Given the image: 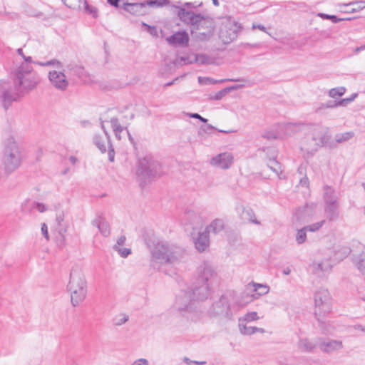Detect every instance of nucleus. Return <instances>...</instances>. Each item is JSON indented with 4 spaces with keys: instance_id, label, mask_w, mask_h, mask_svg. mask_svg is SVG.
<instances>
[{
    "instance_id": "35",
    "label": "nucleus",
    "mask_w": 365,
    "mask_h": 365,
    "mask_svg": "<svg viewBox=\"0 0 365 365\" xmlns=\"http://www.w3.org/2000/svg\"><path fill=\"white\" fill-rule=\"evenodd\" d=\"M307 229H305V227L297 229V234H296V242L298 245H302L306 241L307 239Z\"/></svg>"
},
{
    "instance_id": "60",
    "label": "nucleus",
    "mask_w": 365,
    "mask_h": 365,
    "mask_svg": "<svg viewBox=\"0 0 365 365\" xmlns=\"http://www.w3.org/2000/svg\"><path fill=\"white\" fill-rule=\"evenodd\" d=\"M252 29H258L262 31H264L266 32V28L263 26V25H261V24H252Z\"/></svg>"
},
{
    "instance_id": "34",
    "label": "nucleus",
    "mask_w": 365,
    "mask_h": 365,
    "mask_svg": "<svg viewBox=\"0 0 365 365\" xmlns=\"http://www.w3.org/2000/svg\"><path fill=\"white\" fill-rule=\"evenodd\" d=\"M81 6V9H83L87 14L91 15L94 18L97 17L98 11L96 7L89 5L86 0L82 1Z\"/></svg>"
},
{
    "instance_id": "38",
    "label": "nucleus",
    "mask_w": 365,
    "mask_h": 365,
    "mask_svg": "<svg viewBox=\"0 0 365 365\" xmlns=\"http://www.w3.org/2000/svg\"><path fill=\"white\" fill-rule=\"evenodd\" d=\"M355 263L358 269L363 274H365V257L362 255H360L355 259Z\"/></svg>"
},
{
    "instance_id": "59",
    "label": "nucleus",
    "mask_w": 365,
    "mask_h": 365,
    "mask_svg": "<svg viewBox=\"0 0 365 365\" xmlns=\"http://www.w3.org/2000/svg\"><path fill=\"white\" fill-rule=\"evenodd\" d=\"M64 217L62 213H60L56 215V222L59 226L61 225V222L63 221Z\"/></svg>"
},
{
    "instance_id": "63",
    "label": "nucleus",
    "mask_w": 365,
    "mask_h": 365,
    "mask_svg": "<svg viewBox=\"0 0 365 365\" xmlns=\"http://www.w3.org/2000/svg\"><path fill=\"white\" fill-rule=\"evenodd\" d=\"M212 129H214V127H213V126H212L211 125H206V126H202V127L200 128V130H204V131H207V130H212Z\"/></svg>"
},
{
    "instance_id": "23",
    "label": "nucleus",
    "mask_w": 365,
    "mask_h": 365,
    "mask_svg": "<svg viewBox=\"0 0 365 365\" xmlns=\"http://www.w3.org/2000/svg\"><path fill=\"white\" fill-rule=\"evenodd\" d=\"M339 202L324 204V212L329 221L336 220L339 215Z\"/></svg>"
},
{
    "instance_id": "37",
    "label": "nucleus",
    "mask_w": 365,
    "mask_h": 365,
    "mask_svg": "<svg viewBox=\"0 0 365 365\" xmlns=\"http://www.w3.org/2000/svg\"><path fill=\"white\" fill-rule=\"evenodd\" d=\"M65 5L73 9H81L83 0H62Z\"/></svg>"
},
{
    "instance_id": "25",
    "label": "nucleus",
    "mask_w": 365,
    "mask_h": 365,
    "mask_svg": "<svg viewBox=\"0 0 365 365\" xmlns=\"http://www.w3.org/2000/svg\"><path fill=\"white\" fill-rule=\"evenodd\" d=\"M323 199L324 204L339 202V197L335 190L329 185L324 187Z\"/></svg>"
},
{
    "instance_id": "4",
    "label": "nucleus",
    "mask_w": 365,
    "mask_h": 365,
    "mask_svg": "<svg viewBox=\"0 0 365 365\" xmlns=\"http://www.w3.org/2000/svg\"><path fill=\"white\" fill-rule=\"evenodd\" d=\"M147 244L151 254L150 264L154 268L159 264L176 263L186 255L183 248L165 241L150 240Z\"/></svg>"
},
{
    "instance_id": "42",
    "label": "nucleus",
    "mask_w": 365,
    "mask_h": 365,
    "mask_svg": "<svg viewBox=\"0 0 365 365\" xmlns=\"http://www.w3.org/2000/svg\"><path fill=\"white\" fill-rule=\"evenodd\" d=\"M113 250L116 251L120 257L124 258L127 257L131 253L130 249L123 247V246L118 247V245H114Z\"/></svg>"
},
{
    "instance_id": "49",
    "label": "nucleus",
    "mask_w": 365,
    "mask_h": 365,
    "mask_svg": "<svg viewBox=\"0 0 365 365\" xmlns=\"http://www.w3.org/2000/svg\"><path fill=\"white\" fill-rule=\"evenodd\" d=\"M128 320V316L123 314H120L118 318L115 319V325L120 326L123 324H125Z\"/></svg>"
},
{
    "instance_id": "21",
    "label": "nucleus",
    "mask_w": 365,
    "mask_h": 365,
    "mask_svg": "<svg viewBox=\"0 0 365 365\" xmlns=\"http://www.w3.org/2000/svg\"><path fill=\"white\" fill-rule=\"evenodd\" d=\"M209 234L207 231L199 232L197 237L194 238V243L196 249L202 252L205 251L210 245Z\"/></svg>"
},
{
    "instance_id": "11",
    "label": "nucleus",
    "mask_w": 365,
    "mask_h": 365,
    "mask_svg": "<svg viewBox=\"0 0 365 365\" xmlns=\"http://www.w3.org/2000/svg\"><path fill=\"white\" fill-rule=\"evenodd\" d=\"M101 128L104 132L103 135H96L93 138V142L98 148L102 152L106 153L108 148V159L110 162L114 161L115 152L113 145L110 143V135L106 130L103 124L101 125Z\"/></svg>"
},
{
    "instance_id": "61",
    "label": "nucleus",
    "mask_w": 365,
    "mask_h": 365,
    "mask_svg": "<svg viewBox=\"0 0 365 365\" xmlns=\"http://www.w3.org/2000/svg\"><path fill=\"white\" fill-rule=\"evenodd\" d=\"M68 160L72 165H75L78 161V158L75 156H70Z\"/></svg>"
},
{
    "instance_id": "10",
    "label": "nucleus",
    "mask_w": 365,
    "mask_h": 365,
    "mask_svg": "<svg viewBox=\"0 0 365 365\" xmlns=\"http://www.w3.org/2000/svg\"><path fill=\"white\" fill-rule=\"evenodd\" d=\"M246 289L255 293L252 294L242 293L241 299L237 302V306L240 308L245 307L247 304L258 299L260 296L267 294L269 292V287L266 284L252 282L247 285Z\"/></svg>"
},
{
    "instance_id": "16",
    "label": "nucleus",
    "mask_w": 365,
    "mask_h": 365,
    "mask_svg": "<svg viewBox=\"0 0 365 365\" xmlns=\"http://www.w3.org/2000/svg\"><path fill=\"white\" fill-rule=\"evenodd\" d=\"M189 35L188 34L183 31H177L173 35L166 38V41L169 45L173 46L186 47L189 43Z\"/></svg>"
},
{
    "instance_id": "8",
    "label": "nucleus",
    "mask_w": 365,
    "mask_h": 365,
    "mask_svg": "<svg viewBox=\"0 0 365 365\" xmlns=\"http://www.w3.org/2000/svg\"><path fill=\"white\" fill-rule=\"evenodd\" d=\"M332 309L331 297L327 289H320L314 294V315L322 327L325 324L324 318Z\"/></svg>"
},
{
    "instance_id": "62",
    "label": "nucleus",
    "mask_w": 365,
    "mask_h": 365,
    "mask_svg": "<svg viewBox=\"0 0 365 365\" xmlns=\"http://www.w3.org/2000/svg\"><path fill=\"white\" fill-rule=\"evenodd\" d=\"M108 3L115 7H118L119 0H108Z\"/></svg>"
},
{
    "instance_id": "29",
    "label": "nucleus",
    "mask_w": 365,
    "mask_h": 365,
    "mask_svg": "<svg viewBox=\"0 0 365 365\" xmlns=\"http://www.w3.org/2000/svg\"><path fill=\"white\" fill-rule=\"evenodd\" d=\"M298 346L302 351L309 352L318 346V340L312 342L307 338L301 339L298 342Z\"/></svg>"
},
{
    "instance_id": "26",
    "label": "nucleus",
    "mask_w": 365,
    "mask_h": 365,
    "mask_svg": "<svg viewBox=\"0 0 365 365\" xmlns=\"http://www.w3.org/2000/svg\"><path fill=\"white\" fill-rule=\"evenodd\" d=\"M240 332L243 335H252L257 332L264 334L265 330L263 328L247 326L246 324L239 322L238 323Z\"/></svg>"
},
{
    "instance_id": "2",
    "label": "nucleus",
    "mask_w": 365,
    "mask_h": 365,
    "mask_svg": "<svg viewBox=\"0 0 365 365\" xmlns=\"http://www.w3.org/2000/svg\"><path fill=\"white\" fill-rule=\"evenodd\" d=\"M14 88L5 84L1 88L2 104L7 109L13 101H17L21 95L34 89L39 83L38 75L34 72L32 66L21 63L14 71Z\"/></svg>"
},
{
    "instance_id": "12",
    "label": "nucleus",
    "mask_w": 365,
    "mask_h": 365,
    "mask_svg": "<svg viewBox=\"0 0 365 365\" xmlns=\"http://www.w3.org/2000/svg\"><path fill=\"white\" fill-rule=\"evenodd\" d=\"M198 292L195 291V287L190 292L182 291L176 297L175 305L177 308L180 310H186L192 301L202 300L203 299L197 298Z\"/></svg>"
},
{
    "instance_id": "5",
    "label": "nucleus",
    "mask_w": 365,
    "mask_h": 365,
    "mask_svg": "<svg viewBox=\"0 0 365 365\" xmlns=\"http://www.w3.org/2000/svg\"><path fill=\"white\" fill-rule=\"evenodd\" d=\"M67 290L73 307L78 306L86 297L87 282L82 269L78 266L72 267L70 272Z\"/></svg>"
},
{
    "instance_id": "9",
    "label": "nucleus",
    "mask_w": 365,
    "mask_h": 365,
    "mask_svg": "<svg viewBox=\"0 0 365 365\" xmlns=\"http://www.w3.org/2000/svg\"><path fill=\"white\" fill-rule=\"evenodd\" d=\"M215 277V272L211 264L207 262H202L198 267L199 287H195V291L199 292L197 298L205 299L209 294L210 285Z\"/></svg>"
},
{
    "instance_id": "1",
    "label": "nucleus",
    "mask_w": 365,
    "mask_h": 365,
    "mask_svg": "<svg viewBox=\"0 0 365 365\" xmlns=\"http://www.w3.org/2000/svg\"><path fill=\"white\" fill-rule=\"evenodd\" d=\"M283 128L286 135L304 133L300 140V150L303 158L306 159L312 157L330 139L329 128L319 124L288 123L283 125Z\"/></svg>"
},
{
    "instance_id": "50",
    "label": "nucleus",
    "mask_w": 365,
    "mask_h": 365,
    "mask_svg": "<svg viewBox=\"0 0 365 365\" xmlns=\"http://www.w3.org/2000/svg\"><path fill=\"white\" fill-rule=\"evenodd\" d=\"M198 82L200 84H207V83H215L217 81H213L212 79H211L210 78H203V77L200 76V77H198Z\"/></svg>"
},
{
    "instance_id": "64",
    "label": "nucleus",
    "mask_w": 365,
    "mask_h": 365,
    "mask_svg": "<svg viewBox=\"0 0 365 365\" xmlns=\"http://www.w3.org/2000/svg\"><path fill=\"white\" fill-rule=\"evenodd\" d=\"M354 329H358V330H361V331L365 332V326H363V325H361V324H357V325L354 326Z\"/></svg>"
},
{
    "instance_id": "7",
    "label": "nucleus",
    "mask_w": 365,
    "mask_h": 365,
    "mask_svg": "<svg viewBox=\"0 0 365 365\" xmlns=\"http://www.w3.org/2000/svg\"><path fill=\"white\" fill-rule=\"evenodd\" d=\"M161 174V165L151 155H146L139 160L136 175L140 182L145 183Z\"/></svg>"
},
{
    "instance_id": "36",
    "label": "nucleus",
    "mask_w": 365,
    "mask_h": 365,
    "mask_svg": "<svg viewBox=\"0 0 365 365\" xmlns=\"http://www.w3.org/2000/svg\"><path fill=\"white\" fill-rule=\"evenodd\" d=\"M317 16L323 19H329V20H331L333 23H339L341 21H344V20H350L351 19L350 18H347V19H341V18H339L337 17L335 15H329V14H324V13H318L317 14Z\"/></svg>"
},
{
    "instance_id": "39",
    "label": "nucleus",
    "mask_w": 365,
    "mask_h": 365,
    "mask_svg": "<svg viewBox=\"0 0 365 365\" xmlns=\"http://www.w3.org/2000/svg\"><path fill=\"white\" fill-rule=\"evenodd\" d=\"M346 92V88L344 87H337L334 88H331L329 92V96L331 98H335L338 96H343Z\"/></svg>"
},
{
    "instance_id": "32",
    "label": "nucleus",
    "mask_w": 365,
    "mask_h": 365,
    "mask_svg": "<svg viewBox=\"0 0 365 365\" xmlns=\"http://www.w3.org/2000/svg\"><path fill=\"white\" fill-rule=\"evenodd\" d=\"M259 319H260V317L258 316V314L257 312H247L242 317H240L238 319V323L242 322V323L246 324V323L257 321Z\"/></svg>"
},
{
    "instance_id": "28",
    "label": "nucleus",
    "mask_w": 365,
    "mask_h": 365,
    "mask_svg": "<svg viewBox=\"0 0 365 365\" xmlns=\"http://www.w3.org/2000/svg\"><path fill=\"white\" fill-rule=\"evenodd\" d=\"M225 227V224L222 220L215 219L214 220L209 226L206 227L205 231L209 234L210 232L213 234H217L222 231Z\"/></svg>"
},
{
    "instance_id": "44",
    "label": "nucleus",
    "mask_w": 365,
    "mask_h": 365,
    "mask_svg": "<svg viewBox=\"0 0 365 365\" xmlns=\"http://www.w3.org/2000/svg\"><path fill=\"white\" fill-rule=\"evenodd\" d=\"M169 0H149L147 1L146 4L150 6H163L168 5L169 4Z\"/></svg>"
},
{
    "instance_id": "31",
    "label": "nucleus",
    "mask_w": 365,
    "mask_h": 365,
    "mask_svg": "<svg viewBox=\"0 0 365 365\" xmlns=\"http://www.w3.org/2000/svg\"><path fill=\"white\" fill-rule=\"evenodd\" d=\"M193 61H195V63L200 64H213L215 63V59L206 54L194 55Z\"/></svg>"
},
{
    "instance_id": "57",
    "label": "nucleus",
    "mask_w": 365,
    "mask_h": 365,
    "mask_svg": "<svg viewBox=\"0 0 365 365\" xmlns=\"http://www.w3.org/2000/svg\"><path fill=\"white\" fill-rule=\"evenodd\" d=\"M324 106L326 108H333L335 107H338L339 105L337 104V101H329L326 103Z\"/></svg>"
},
{
    "instance_id": "48",
    "label": "nucleus",
    "mask_w": 365,
    "mask_h": 365,
    "mask_svg": "<svg viewBox=\"0 0 365 365\" xmlns=\"http://www.w3.org/2000/svg\"><path fill=\"white\" fill-rule=\"evenodd\" d=\"M356 94H354L351 98H346L341 99L340 101H337V104L339 106H346L348 103H351L354 100V98L356 97Z\"/></svg>"
},
{
    "instance_id": "24",
    "label": "nucleus",
    "mask_w": 365,
    "mask_h": 365,
    "mask_svg": "<svg viewBox=\"0 0 365 365\" xmlns=\"http://www.w3.org/2000/svg\"><path fill=\"white\" fill-rule=\"evenodd\" d=\"M92 225L96 226L103 236H108L110 234L108 222L102 217L98 216L92 221Z\"/></svg>"
},
{
    "instance_id": "47",
    "label": "nucleus",
    "mask_w": 365,
    "mask_h": 365,
    "mask_svg": "<svg viewBox=\"0 0 365 365\" xmlns=\"http://www.w3.org/2000/svg\"><path fill=\"white\" fill-rule=\"evenodd\" d=\"M268 166L270 168L271 170H272L277 174H278L279 171L280 170L279 163L277 161H276L274 159L271 160L269 161Z\"/></svg>"
},
{
    "instance_id": "20",
    "label": "nucleus",
    "mask_w": 365,
    "mask_h": 365,
    "mask_svg": "<svg viewBox=\"0 0 365 365\" xmlns=\"http://www.w3.org/2000/svg\"><path fill=\"white\" fill-rule=\"evenodd\" d=\"M313 205H308L300 207L295 212L296 220L299 222H307L312 219L314 215Z\"/></svg>"
},
{
    "instance_id": "40",
    "label": "nucleus",
    "mask_w": 365,
    "mask_h": 365,
    "mask_svg": "<svg viewBox=\"0 0 365 365\" xmlns=\"http://www.w3.org/2000/svg\"><path fill=\"white\" fill-rule=\"evenodd\" d=\"M356 5V7L351 9V12H358L365 8V1H352L349 4H344L343 6Z\"/></svg>"
},
{
    "instance_id": "58",
    "label": "nucleus",
    "mask_w": 365,
    "mask_h": 365,
    "mask_svg": "<svg viewBox=\"0 0 365 365\" xmlns=\"http://www.w3.org/2000/svg\"><path fill=\"white\" fill-rule=\"evenodd\" d=\"M125 236H120L118 240H117V242L115 245H118V247H122L124 245L125 242Z\"/></svg>"
},
{
    "instance_id": "22",
    "label": "nucleus",
    "mask_w": 365,
    "mask_h": 365,
    "mask_svg": "<svg viewBox=\"0 0 365 365\" xmlns=\"http://www.w3.org/2000/svg\"><path fill=\"white\" fill-rule=\"evenodd\" d=\"M331 268L332 265L328 259L323 260L320 262H314L312 264L313 273L320 277L325 273L329 272Z\"/></svg>"
},
{
    "instance_id": "3",
    "label": "nucleus",
    "mask_w": 365,
    "mask_h": 365,
    "mask_svg": "<svg viewBox=\"0 0 365 365\" xmlns=\"http://www.w3.org/2000/svg\"><path fill=\"white\" fill-rule=\"evenodd\" d=\"M191 5V3H185L182 6L178 7V16L182 22L190 26V34L195 41H207L214 35L215 22L209 16L195 13L185 8V6L190 7Z\"/></svg>"
},
{
    "instance_id": "52",
    "label": "nucleus",
    "mask_w": 365,
    "mask_h": 365,
    "mask_svg": "<svg viewBox=\"0 0 365 365\" xmlns=\"http://www.w3.org/2000/svg\"><path fill=\"white\" fill-rule=\"evenodd\" d=\"M130 365H149V362L146 359L140 358L135 360Z\"/></svg>"
},
{
    "instance_id": "45",
    "label": "nucleus",
    "mask_w": 365,
    "mask_h": 365,
    "mask_svg": "<svg viewBox=\"0 0 365 365\" xmlns=\"http://www.w3.org/2000/svg\"><path fill=\"white\" fill-rule=\"evenodd\" d=\"M32 208L42 213L48 210V206L41 202H34L32 204Z\"/></svg>"
},
{
    "instance_id": "6",
    "label": "nucleus",
    "mask_w": 365,
    "mask_h": 365,
    "mask_svg": "<svg viewBox=\"0 0 365 365\" xmlns=\"http://www.w3.org/2000/svg\"><path fill=\"white\" fill-rule=\"evenodd\" d=\"M21 159V148L14 135H9L4 143L2 160L5 169L9 172L14 171L20 165Z\"/></svg>"
},
{
    "instance_id": "53",
    "label": "nucleus",
    "mask_w": 365,
    "mask_h": 365,
    "mask_svg": "<svg viewBox=\"0 0 365 365\" xmlns=\"http://www.w3.org/2000/svg\"><path fill=\"white\" fill-rule=\"evenodd\" d=\"M143 25L144 26H146L148 28V31L153 36H158V31L155 26H150L145 23H143Z\"/></svg>"
},
{
    "instance_id": "56",
    "label": "nucleus",
    "mask_w": 365,
    "mask_h": 365,
    "mask_svg": "<svg viewBox=\"0 0 365 365\" xmlns=\"http://www.w3.org/2000/svg\"><path fill=\"white\" fill-rule=\"evenodd\" d=\"M187 115L190 118L198 119V120H200V121H202L203 123H206L207 121V120L206 118L202 117L198 113H187Z\"/></svg>"
},
{
    "instance_id": "51",
    "label": "nucleus",
    "mask_w": 365,
    "mask_h": 365,
    "mask_svg": "<svg viewBox=\"0 0 365 365\" xmlns=\"http://www.w3.org/2000/svg\"><path fill=\"white\" fill-rule=\"evenodd\" d=\"M17 53L19 56H21L24 59L25 62L24 63L29 64L30 63H31V61H32L31 57V56H25L23 53L22 48H19L17 50Z\"/></svg>"
},
{
    "instance_id": "17",
    "label": "nucleus",
    "mask_w": 365,
    "mask_h": 365,
    "mask_svg": "<svg viewBox=\"0 0 365 365\" xmlns=\"http://www.w3.org/2000/svg\"><path fill=\"white\" fill-rule=\"evenodd\" d=\"M233 162V156L230 153H222L210 160V164L221 169L229 168Z\"/></svg>"
},
{
    "instance_id": "43",
    "label": "nucleus",
    "mask_w": 365,
    "mask_h": 365,
    "mask_svg": "<svg viewBox=\"0 0 365 365\" xmlns=\"http://www.w3.org/2000/svg\"><path fill=\"white\" fill-rule=\"evenodd\" d=\"M325 223V220H323L320 222L305 226V229H307V231L310 232H316L319 230Z\"/></svg>"
},
{
    "instance_id": "27",
    "label": "nucleus",
    "mask_w": 365,
    "mask_h": 365,
    "mask_svg": "<svg viewBox=\"0 0 365 365\" xmlns=\"http://www.w3.org/2000/svg\"><path fill=\"white\" fill-rule=\"evenodd\" d=\"M145 8L144 3H125L124 4V9L133 14L140 15L143 12V9Z\"/></svg>"
},
{
    "instance_id": "15",
    "label": "nucleus",
    "mask_w": 365,
    "mask_h": 365,
    "mask_svg": "<svg viewBox=\"0 0 365 365\" xmlns=\"http://www.w3.org/2000/svg\"><path fill=\"white\" fill-rule=\"evenodd\" d=\"M236 210L242 220L246 222L261 225V222L257 218L255 211L250 207L238 205Z\"/></svg>"
},
{
    "instance_id": "30",
    "label": "nucleus",
    "mask_w": 365,
    "mask_h": 365,
    "mask_svg": "<svg viewBox=\"0 0 365 365\" xmlns=\"http://www.w3.org/2000/svg\"><path fill=\"white\" fill-rule=\"evenodd\" d=\"M110 123L115 138L118 140H121V137L119 136V133H124L127 128L122 126L117 118H112Z\"/></svg>"
},
{
    "instance_id": "41",
    "label": "nucleus",
    "mask_w": 365,
    "mask_h": 365,
    "mask_svg": "<svg viewBox=\"0 0 365 365\" xmlns=\"http://www.w3.org/2000/svg\"><path fill=\"white\" fill-rule=\"evenodd\" d=\"M37 63L41 66H53L58 69H61L63 68L62 63L56 59H52L46 62H38Z\"/></svg>"
},
{
    "instance_id": "46",
    "label": "nucleus",
    "mask_w": 365,
    "mask_h": 365,
    "mask_svg": "<svg viewBox=\"0 0 365 365\" xmlns=\"http://www.w3.org/2000/svg\"><path fill=\"white\" fill-rule=\"evenodd\" d=\"M195 61H193V56H187V57H180L179 59H176L175 61V64H189L193 63Z\"/></svg>"
},
{
    "instance_id": "13",
    "label": "nucleus",
    "mask_w": 365,
    "mask_h": 365,
    "mask_svg": "<svg viewBox=\"0 0 365 365\" xmlns=\"http://www.w3.org/2000/svg\"><path fill=\"white\" fill-rule=\"evenodd\" d=\"M48 77L51 86L58 91H64L68 87V80L61 71H50Z\"/></svg>"
},
{
    "instance_id": "55",
    "label": "nucleus",
    "mask_w": 365,
    "mask_h": 365,
    "mask_svg": "<svg viewBox=\"0 0 365 365\" xmlns=\"http://www.w3.org/2000/svg\"><path fill=\"white\" fill-rule=\"evenodd\" d=\"M183 361L187 364H189V365H192V364L203 365V364H205L206 363L205 361H192V360H190V359H188L187 357H185Z\"/></svg>"
},
{
    "instance_id": "14",
    "label": "nucleus",
    "mask_w": 365,
    "mask_h": 365,
    "mask_svg": "<svg viewBox=\"0 0 365 365\" xmlns=\"http://www.w3.org/2000/svg\"><path fill=\"white\" fill-rule=\"evenodd\" d=\"M230 309L229 299L226 295H222L220 299L215 302L210 309L212 316H227Z\"/></svg>"
},
{
    "instance_id": "33",
    "label": "nucleus",
    "mask_w": 365,
    "mask_h": 365,
    "mask_svg": "<svg viewBox=\"0 0 365 365\" xmlns=\"http://www.w3.org/2000/svg\"><path fill=\"white\" fill-rule=\"evenodd\" d=\"M354 135V133L351 131L339 133L335 135V140L339 143H344L351 139Z\"/></svg>"
},
{
    "instance_id": "54",
    "label": "nucleus",
    "mask_w": 365,
    "mask_h": 365,
    "mask_svg": "<svg viewBox=\"0 0 365 365\" xmlns=\"http://www.w3.org/2000/svg\"><path fill=\"white\" fill-rule=\"evenodd\" d=\"M41 233L44 236V237L46 239V240H49V235L48 232V227L46 225V223L41 224Z\"/></svg>"
},
{
    "instance_id": "18",
    "label": "nucleus",
    "mask_w": 365,
    "mask_h": 365,
    "mask_svg": "<svg viewBox=\"0 0 365 365\" xmlns=\"http://www.w3.org/2000/svg\"><path fill=\"white\" fill-rule=\"evenodd\" d=\"M225 27L228 29V30L225 31L222 29L220 33V36L225 43H229L235 40L237 36V34L242 29L240 24L236 21L230 22L228 25Z\"/></svg>"
},
{
    "instance_id": "19",
    "label": "nucleus",
    "mask_w": 365,
    "mask_h": 365,
    "mask_svg": "<svg viewBox=\"0 0 365 365\" xmlns=\"http://www.w3.org/2000/svg\"><path fill=\"white\" fill-rule=\"evenodd\" d=\"M318 347L323 352L332 353L341 350L343 348V342L340 340L318 339Z\"/></svg>"
}]
</instances>
